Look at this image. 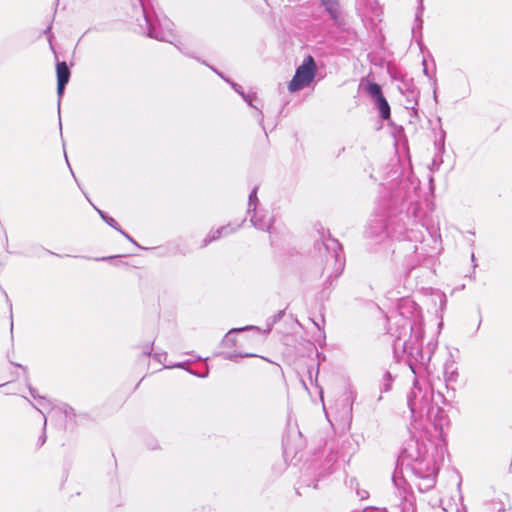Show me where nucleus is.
I'll use <instances>...</instances> for the list:
<instances>
[{
	"mask_svg": "<svg viewBox=\"0 0 512 512\" xmlns=\"http://www.w3.org/2000/svg\"><path fill=\"white\" fill-rule=\"evenodd\" d=\"M444 447L429 441L428 443L410 440L401 454L402 464L407 462L413 473L419 477V489L425 491L435 484V476L444 460Z\"/></svg>",
	"mask_w": 512,
	"mask_h": 512,
	"instance_id": "f257e3e1",
	"label": "nucleus"
},
{
	"mask_svg": "<svg viewBox=\"0 0 512 512\" xmlns=\"http://www.w3.org/2000/svg\"><path fill=\"white\" fill-rule=\"evenodd\" d=\"M431 398L432 396L428 391H424L420 388L417 382L414 383L413 388L407 396V403L411 411L412 418H421L424 414L429 418L431 417L435 410V408L430 405Z\"/></svg>",
	"mask_w": 512,
	"mask_h": 512,
	"instance_id": "f03ea898",
	"label": "nucleus"
},
{
	"mask_svg": "<svg viewBox=\"0 0 512 512\" xmlns=\"http://www.w3.org/2000/svg\"><path fill=\"white\" fill-rule=\"evenodd\" d=\"M316 74V64L312 56H307L296 69L295 75L288 85L290 92H296L309 86Z\"/></svg>",
	"mask_w": 512,
	"mask_h": 512,
	"instance_id": "7ed1b4c3",
	"label": "nucleus"
},
{
	"mask_svg": "<svg viewBox=\"0 0 512 512\" xmlns=\"http://www.w3.org/2000/svg\"><path fill=\"white\" fill-rule=\"evenodd\" d=\"M146 24L148 25V36L155 38L160 41L172 42V23L167 20H158V26L151 23L150 18L146 14L145 8H143Z\"/></svg>",
	"mask_w": 512,
	"mask_h": 512,
	"instance_id": "20e7f679",
	"label": "nucleus"
},
{
	"mask_svg": "<svg viewBox=\"0 0 512 512\" xmlns=\"http://www.w3.org/2000/svg\"><path fill=\"white\" fill-rule=\"evenodd\" d=\"M407 329H410V331H411L410 340H409L410 343L412 345L418 344L422 340L423 333H424L422 320L418 313L416 314V316L413 320L404 319L403 324H402V331L397 335V338L401 339L402 336H404L406 334Z\"/></svg>",
	"mask_w": 512,
	"mask_h": 512,
	"instance_id": "39448f33",
	"label": "nucleus"
},
{
	"mask_svg": "<svg viewBox=\"0 0 512 512\" xmlns=\"http://www.w3.org/2000/svg\"><path fill=\"white\" fill-rule=\"evenodd\" d=\"M70 78V71L65 62L57 63V94L59 98L63 95L65 85L68 83Z\"/></svg>",
	"mask_w": 512,
	"mask_h": 512,
	"instance_id": "423d86ee",
	"label": "nucleus"
},
{
	"mask_svg": "<svg viewBox=\"0 0 512 512\" xmlns=\"http://www.w3.org/2000/svg\"><path fill=\"white\" fill-rule=\"evenodd\" d=\"M273 217L268 213L264 211H257L254 213V215L251 218V222L253 225L264 231H269L272 225Z\"/></svg>",
	"mask_w": 512,
	"mask_h": 512,
	"instance_id": "0eeeda50",
	"label": "nucleus"
},
{
	"mask_svg": "<svg viewBox=\"0 0 512 512\" xmlns=\"http://www.w3.org/2000/svg\"><path fill=\"white\" fill-rule=\"evenodd\" d=\"M235 231L230 225L221 226L216 230H211L203 240L202 247L207 246L209 243L221 238L222 236L228 235Z\"/></svg>",
	"mask_w": 512,
	"mask_h": 512,
	"instance_id": "6e6552de",
	"label": "nucleus"
},
{
	"mask_svg": "<svg viewBox=\"0 0 512 512\" xmlns=\"http://www.w3.org/2000/svg\"><path fill=\"white\" fill-rule=\"evenodd\" d=\"M355 399H356L355 392L349 391V392L345 393V395L343 396V399L341 400L343 414L347 418H351V416H352V407H353V403H354Z\"/></svg>",
	"mask_w": 512,
	"mask_h": 512,
	"instance_id": "1a4fd4ad",
	"label": "nucleus"
},
{
	"mask_svg": "<svg viewBox=\"0 0 512 512\" xmlns=\"http://www.w3.org/2000/svg\"><path fill=\"white\" fill-rule=\"evenodd\" d=\"M319 1L325 7L326 11L329 13L331 18L334 19L335 21H338L339 17H340L338 0H319Z\"/></svg>",
	"mask_w": 512,
	"mask_h": 512,
	"instance_id": "9d476101",
	"label": "nucleus"
},
{
	"mask_svg": "<svg viewBox=\"0 0 512 512\" xmlns=\"http://www.w3.org/2000/svg\"><path fill=\"white\" fill-rule=\"evenodd\" d=\"M97 212L101 216V218L112 228L116 229L118 232H120L123 236H125L128 240L131 242H134L133 239L125 233L118 225V223L110 216L106 215L103 211L97 209Z\"/></svg>",
	"mask_w": 512,
	"mask_h": 512,
	"instance_id": "9b49d317",
	"label": "nucleus"
},
{
	"mask_svg": "<svg viewBox=\"0 0 512 512\" xmlns=\"http://www.w3.org/2000/svg\"><path fill=\"white\" fill-rule=\"evenodd\" d=\"M366 92L375 102L383 97L381 87L377 83H368Z\"/></svg>",
	"mask_w": 512,
	"mask_h": 512,
	"instance_id": "f8f14e48",
	"label": "nucleus"
},
{
	"mask_svg": "<svg viewBox=\"0 0 512 512\" xmlns=\"http://www.w3.org/2000/svg\"><path fill=\"white\" fill-rule=\"evenodd\" d=\"M375 103L379 109L381 117L383 119H388L390 116V107L384 96L377 100Z\"/></svg>",
	"mask_w": 512,
	"mask_h": 512,
	"instance_id": "ddd939ff",
	"label": "nucleus"
},
{
	"mask_svg": "<svg viewBox=\"0 0 512 512\" xmlns=\"http://www.w3.org/2000/svg\"><path fill=\"white\" fill-rule=\"evenodd\" d=\"M231 85H232V87L234 88V90H235L236 92H238V93L243 97V99H244V100H245V101H246L250 106H253L252 101H253V99L255 98V96H254V95H250V94L246 95V94H244V92L241 90V87H240L238 84H236V83H231Z\"/></svg>",
	"mask_w": 512,
	"mask_h": 512,
	"instance_id": "4468645a",
	"label": "nucleus"
},
{
	"mask_svg": "<svg viewBox=\"0 0 512 512\" xmlns=\"http://www.w3.org/2000/svg\"><path fill=\"white\" fill-rule=\"evenodd\" d=\"M247 329H256V327L254 326H247L245 328H240V329H232L229 331V333L226 335V337L224 338V343L225 344H228L229 342H232V334L233 333H236V332H239V331H243V330H247Z\"/></svg>",
	"mask_w": 512,
	"mask_h": 512,
	"instance_id": "2eb2a0df",
	"label": "nucleus"
},
{
	"mask_svg": "<svg viewBox=\"0 0 512 512\" xmlns=\"http://www.w3.org/2000/svg\"><path fill=\"white\" fill-rule=\"evenodd\" d=\"M257 187H255L249 195V207L256 205L257 202Z\"/></svg>",
	"mask_w": 512,
	"mask_h": 512,
	"instance_id": "dca6fc26",
	"label": "nucleus"
},
{
	"mask_svg": "<svg viewBox=\"0 0 512 512\" xmlns=\"http://www.w3.org/2000/svg\"><path fill=\"white\" fill-rule=\"evenodd\" d=\"M47 420L44 418V428L46 427ZM46 441V433L45 430L43 431L42 435L39 438V445L42 446Z\"/></svg>",
	"mask_w": 512,
	"mask_h": 512,
	"instance_id": "f3484780",
	"label": "nucleus"
},
{
	"mask_svg": "<svg viewBox=\"0 0 512 512\" xmlns=\"http://www.w3.org/2000/svg\"><path fill=\"white\" fill-rule=\"evenodd\" d=\"M422 10H423V6L421 5L420 8H419L418 13L416 15V21L419 22V25H418L419 28H421V25H422V19L420 18Z\"/></svg>",
	"mask_w": 512,
	"mask_h": 512,
	"instance_id": "a211bd4d",
	"label": "nucleus"
},
{
	"mask_svg": "<svg viewBox=\"0 0 512 512\" xmlns=\"http://www.w3.org/2000/svg\"><path fill=\"white\" fill-rule=\"evenodd\" d=\"M236 355L234 354H224L225 359L233 360Z\"/></svg>",
	"mask_w": 512,
	"mask_h": 512,
	"instance_id": "6ab92c4d",
	"label": "nucleus"
},
{
	"mask_svg": "<svg viewBox=\"0 0 512 512\" xmlns=\"http://www.w3.org/2000/svg\"><path fill=\"white\" fill-rule=\"evenodd\" d=\"M239 356H241V357H254L256 355L255 354L246 353V354H243V355L240 354Z\"/></svg>",
	"mask_w": 512,
	"mask_h": 512,
	"instance_id": "aec40b11",
	"label": "nucleus"
},
{
	"mask_svg": "<svg viewBox=\"0 0 512 512\" xmlns=\"http://www.w3.org/2000/svg\"><path fill=\"white\" fill-rule=\"evenodd\" d=\"M30 393L34 398H37L38 396L35 394V390L33 388H30Z\"/></svg>",
	"mask_w": 512,
	"mask_h": 512,
	"instance_id": "412c9836",
	"label": "nucleus"
},
{
	"mask_svg": "<svg viewBox=\"0 0 512 512\" xmlns=\"http://www.w3.org/2000/svg\"><path fill=\"white\" fill-rule=\"evenodd\" d=\"M405 303H406L407 305L414 306V303H413V302L406 301Z\"/></svg>",
	"mask_w": 512,
	"mask_h": 512,
	"instance_id": "4be33fe9",
	"label": "nucleus"
},
{
	"mask_svg": "<svg viewBox=\"0 0 512 512\" xmlns=\"http://www.w3.org/2000/svg\"><path fill=\"white\" fill-rule=\"evenodd\" d=\"M106 259H107V258H105V257H102V258H100L99 260H106Z\"/></svg>",
	"mask_w": 512,
	"mask_h": 512,
	"instance_id": "5701e85b",
	"label": "nucleus"
}]
</instances>
